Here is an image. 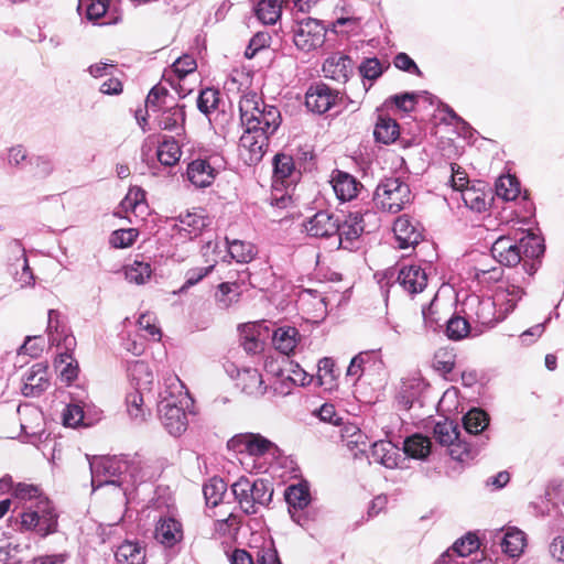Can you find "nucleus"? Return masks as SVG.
Returning a JSON list of instances; mask_svg holds the SVG:
<instances>
[{
	"label": "nucleus",
	"instance_id": "nucleus-1",
	"mask_svg": "<svg viewBox=\"0 0 564 564\" xmlns=\"http://www.w3.org/2000/svg\"><path fill=\"white\" fill-rule=\"evenodd\" d=\"M158 412L162 425L173 436L183 434L188 425L185 409L192 400L184 383L175 375L164 378L159 394Z\"/></svg>",
	"mask_w": 564,
	"mask_h": 564
},
{
	"label": "nucleus",
	"instance_id": "nucleus-2",
	"mask_svg": "<svg viewBox=\"0 0 564 564\" xmlns=\"http://www.w3.org/2000/svg\"><path fill=\"white\" fill-rule=\"evenodd\" d=\"M13 495L20 500H36L35 507L21 514V528L34 531L45 538L57 530V513L51 501L42 495L41 489L31 484L19 482L13 488Z\"/></svg>",
	"mask_w": 564,
	"mask_h": 564
},
{
	"label": "nucleus",
	"instance_id": "nucleus-3",
	"mask_svg": "<svg viewBox=\"0 0 564 564\" xmlns=\"http://www.w3.org/2000/svg\"><path fill=\"white\" fill-rule=\"evenodd\" d=\"M543 252L542 238L523 229H514L498 237L491 246L492 257L506 267H514L525 258H539Z\"/></svg>",
	"mask_w": 564,
	"mask_h": 564
},
{
	"label": "nucleus",
	"instance_id": "nucleus-4",
	"mask_svg": "<svg viewBox=\"0 0 564 564\" xmlns=\"http://www.w3.org/2000/svg\"><path fill=\"white\" fill-rule=\"evenodd\" d=\"M239 112L242 127L257 129L273 135L282 122L278 107L268 105L254 91L243 94L239 100Z\"/></svg>",
	"mask_w": 564,
	"mask_h": 564
},
{
	"label": "nucleus",
	"instance_id": "nucleus-5",
	"mask_svg": "<svg viewBox=\"0 0 564 564\" xmlns=\"http://www.w3.org/2000/svg\"><path fill=\"white\" fill-rule=\"evenodd\" d=\"M231 489L246 514L258 513L271 502L273 496L271 482L264 479L240 477L231 485Z\"/></svg>",
	"mask_w": 564,
	"mask_h": 564
},
{
	"label": "nucleus",
	"instance_id": "nucleus-6",
	"mask_svg": "<svg viewBox=\"0 0 564 564\" xmlns=\"http://www.w3.org/2000/svg\"><path fill=\"white\" fill-rule=\"evenodd\" d=\"M412 193L408 183L400 177H387L380 181L373 193L377 209L397 214L412 202Z\"/></svg>",
	"mask_w": 564,
	"mask_h": 564
},
{
	"label": "nucleus",
	"instance_id": "nucleus-7",
	"mask_svg": "<svg viewBox=\"0 0 564 564\" xmlns=\"http://www.w3.org/2000/svg\"><path fill=\"white\" fill-rule=\"evenodd\" d=\"M89 467L91 471V486L94 490L110 484L122 487L124 455L119 457H93L89 459Z\"/></svg>",
	"mask_w": 564,
	"mask_h": 564
},
{
	"label": "nucleus",
	"instance_id": "nucleus-8",
	"mask_svg": "<svg viewBox=\"0 0 564 564\" xmlns=\"http://www.w3.org/2000/svg\"><path fill=\"white\" fill-rule=\"evenodd\" d=\"M464 305L468 317L481 326L492 327L503 321V314L497 308L491 296L481 297L473 294L467 297Z\"/></svg>",
	"mask_w": 564,
	"mask_h": 564
},
{
	"label": "nucleus",
	"instance_id": "nucleus-9",
	"mask_svg": "<svg viewBox=\"0 0 564 564\" xmlns=\"http://www.w3.org/2000/svg\"><path fill=\"white\" fill-rule=\"evenodd\" d=\"M210 225V218L205 209L194 208L170 220V227L174 236L181 239H189L199 236L204 228Z\"/></svg>",
	"mask_w": 564,
	"mask_h": 564
},
{
	"label": "nucleus",
	"instance_id": "nucleus-10",
	"mask_svg": "<svg viewBox=\"0 0 564 564\" xmlns=\"http://www.w3.org/2000/svg\"><path fill=\"white\" fill-rule=\"evenodd\" d=\"M326 29L321 21L306 18L297 22L294 29L293 41L297 48L312 51L323 45Z\"/></svg>",
	"mask_w": 564,
	"mask_h": 564
},
{
	"label": "nucleus",
	"instance_id": "nucleus-11",
	"mask_svg": "<svg viewBox=\"0 0 564 564\" xmlns=\"http://www.w3.org/2000/svg\"><path fill=\"white\" fill-rule=\"evenodd\" d=\"M270 137V134H265V132L257 129L245 128L239 140V153L248 165H254L261 161L267 151Z\"/></svg>",
	"mask_w": 564,
	"mask_h": 564
},
{
	"label": "nucleus",
	"instance_id": "nucleus-12",
	"mask_svg": "<svg viewBox=\"0 0 564 564\" xmlns=\"http://www.w3.org/2000/svg\"><path fill=\"white\" fill-rule=\"evenodd\" d=\"M156 469L152 463L139 454L124 455V468L122 474V487L135 486L155 477Z\"/></svg>",
	"mask_w": 564,
	"mask_h": 564
},
{
	"label": "nucleus",
	"instance_id": "nucleus-13",
	"mask_svg": "<svg viewBox=\"0 0 564 564\" xmlns=\"http://www.w3.org/2000/svg\"><path fill=\"white\" fill-rule=\"evenodd\" d=\"M285 500L289 505V513L292 520L301 525L307 528L308 519L304 513V509L311 502V494L306 482L291 485L285 490Z\"/></svg>",
	"mask_w": 564,
	"mask_h": 564
},
{
	"label": "nucleus",
	"instance_id": "nucleus-14",
	"mask_svg": "<svg viewBox=\"0 0 564 564\" xmlns=\"http://www.w3.org/2000/svg\"><path fill=\"white\" fill-rule=\"evenodd\" d=\"M489 535L499 543L501 551L510 557H519L527 546V534L517 527L508 525L489 531Z\"/></svg>",
	"mask_w": 564,
	"mask_h": 564
},
{
	"label": "nucleus",
	"instance_id": "nucleus-15",
	"mask_svg": "<svg viewBox=\"0 0 564 564\" xmlns=\"http://www.w3.org/2000/svg\"><path fill=\"white\" fill-rule=\"evenodd\" d=\"M395 282L402 288V290L409 295H415L425 290L429 282V276L421 265L409 264L403 265L397 275Z\"/></svg>",
	"mask_w": 564,
	"mask_h": 564
},
{
	"label": "nucleus",
	"instance_id": "nucleus-16",
	"mask_svg": "<svg viewBox=\"0 0 564 564\" xmlns=\"http://www.w3.org/2000/svg\"><path fill=\"white\" fill-rule=\"evenodd\" d=\"M50 387L48 368L43 362L34 364L23 376L22 394L39 397Z\"/></svg>",
	"mask_w": 564,
	"mask_h": 564
},
{
	"label": "nucleus",
	"instance_id": "nucleus-17",
	"mask_svg": "<svg viewBox=\"0 0 564 564\" xmlns=\"http://www.w3.org/2000/svg\"><path fill=\"white\" fill-rule=\"evenodd\" d=\"M218 249H219V242L217 240L207 241L203 246L202 253H203V257L206 258V262L208 263V265L203 267V268H193V269L188 270L185 273V282L180 290L181 292L196 285L199 281H202L206 275H208L213 271V269L217 262V258L214 257V258L209 259V256L210 254H215V256L219 254L220 251Z\"/></svg>",
	"mask_w": 564,
	"mask_h": 564
},
{
	"label": "nucleus",
	"instance_id": "nucleus-18",
	"mask_svg": "<svg viewBox=\"0 0 564 564\" xmlns=\"http://www.w3.org/2000/svg\"><path fill=\"white\" fill-rule=\"evenodd\" d=\"M304 227L312 237H332L339 230V218L327 210H321L312 216Z\"/></svg>",
	"mask_w": 564,
	"mask_h": 564
},
{
	"label": "nucleus",
	"instance_id": "nucleus-19",
	"mask_svg": "<svg viewBox=\"0 0 564 564\" xmlns=\"http://www.w3.org/2000/svg\"><path fill=\"white\" fill-rule=\"evenodd\" d=\"M337 99L335 94L327 85L316 84L311 86L305 96L306 107L316 113H325L328 111Z\"/></svg>",
	"mask_w": 564,
	"mask_h": 564
},
{
	"label": "nucleus",
	"instance_id": "nucleus-20",
	"mask_svg": "<svg viewBox=\"0 0 564 564\" xmlns=\"http://www.w3.org/2000/svg\"><path fill=\"white\" fill-rule=\"evenodd\" d=\"M354 63L348 55L334 53L323 63V73L326 78L338 83H346L352 74Z\"/></svg>",
	"mask_w": 564,
	"mask_h": 564
},
{
	"label": "nucleus",
	"instance_id": "nucleus-21",
	"mask_svg": "<svg viewBox=\"0 0 564 564\" xmlns=\"http://www.w3.org/2000/svg\"><path fill=\"white\" fill-rule=\"evenodd\" d=\"M434 436L440 444L453 446L451 455L454 458L464 462L465 458L469 456V453L466 449L462 453H457V449L460 447V445L456 443L459 441V432L454 422L447 420L437 422L434 426Z\"/></svg>",
	"mask_w": 564,
	"mask_h": 564
},
{
	"label": "nucleus",
	"instance_id": "nucleus-22",
	"mask_svg": "<svg viewBox=\"0 0 564 564\" xmlns=\"http://www.w3.org/2000/svg\"><path fill=\"white\" fill-rule=\"evenodd\" d=\"M523 294L524 291L520 286L508 282H502L495 289L491 297L497 308L503 314V319L516 308Z\"/></svg>",
	"mask_w": 564,
	"mask_h": 564
},
{
	"label": "nucleus",
	"instance_id": "nucleus-23",
	"mask_svg": "<svg viewBox=\"0 0 564 564\" xmlns=\"http://www.w3.org/2000/svg\"><path fill=\"white\" fill-rule=\"evenodd\" d=\"M330 184L336 197L340 202H350L356 198L362 187L361 183L357 181L356 177L343 171L333 172Z\"/></svg>",
	"mask_w": 564,
	"mask_h": 564
},
{
	"label": "nucleus",
	"instance_id": "nucleus-24",
	"mask_svg": "<svg viewBox=\"0 0 564 564\" xmlns=\"http://www.w3.org/2000/svg\"><path fill=\"white\" fill-rule=\"evenodd\" d=\"M366 217H375V214L371 212H366L365 214L358 212L350 213L341 224L339 223V230L336 232V236L340 245L344 241L352 242L361 236L366 230Z\"/></svg>",
	"mask_w": 564,
	"mask_h": 564
},
{
	"label": "nucleus",
	"instance_id": "nucleus-25",
	"mask_svg": "<svg viewBox=\"0 0 564 564\" xmlns=\"http://www.w3.org/2000/svg\"><path fill=\"white\" fill-rule=\"evenodd\" d=\"M265 371L273 378L270 390L274 395L286 397L292 392L295 384L291 380V377H289L286 370L282 368L279 360L268 359L265 362Z\"/></svg>",
	"mask_w": 564,
	"mask_h": 564
},
{
	"label": "nucleus",
	"instance_id": "nucleus-26",
	"mask_svg": "<svg viewBox=\"0 0 564 564\" xmlns=\"http://www.w3.org/2000/svg\"><path fill=\"white\" fill-rule=\"evenodd\" d=\"M154 538L159 543L167 547L174 546L183 539L181 522L172 517L160 518L155 525Z\"/></svg>",
	"mask_w": 564,
	"mask_h": 564
},
{
	"label": "nucleus",
	"instance_id": "nucleus-27",
	"mask_svg": "<svg viewBox=\"0 0 564 564\" xmlns=\"http://www.w3.org/2000/svg\"><path fill=\"white\" fill-rule=\"evenodd\" d=\"M296 180L295 165L292 156L279 153L273 159V187H286Z\"/></svg>",
	"mask_w": 564,
	"mask_h": 564
},
{
	"label": "nucleus",
	"instance_id": "nucleus-28",
	"mask_svg": "<svg viewBox=\"0 0 564 564\" xmlns=\"http://www.w3.org/2000/svg\"><path fill=\"white\" fill-rule=\"evenodd\" d=\"M393 232L400 249L414 247L422 239V232L406 216H400L393 226Z\"/></svg>",
	"mask_w": 564,
	"mask_h": 564
},
{
	"label": "nucleus",
	"instance_id": "nucleus-29",
	"mask_svg": "<svg viewBox=\"0 0 564 564\" xmlns=\"http://www.w3.org/2000/svg\"><path fill=\"white\" fill-rule=\"evenodd\" d=\"M186 174L188 181L194 186L198 188H205L214 183L217 171L214 166H212L209 161L197 159L188 164Z\"/></svg>",
	"mask_w": 564,
	"mask_h": 564
},
{
	"label": "nucleus",
	"instance_id": "nucleus-30",
	"mask_svg": "<svg viewBox=\"0 0 564 564\" xmlns=\"http://www.w3.org/2000/svg\"><path fill=\"white\" fill-rule=\"evenodd\" d=\"M20 415V426L22 432L32 437L41 435L43 432V413L32 404L19 405L17 409Z\"/></svg>",
	"mask_w": 564,
	"mask_h": 564
},
{
	"label": "nucleus",
	"instance_id": "nucleus-31",
	"mask_svg": "<svg viewBox=\"0 0 564 564\" xmlns=\"http://www.w3.org/2000/svg\"><path fill=\"white\" fill-rule=\"evenodd\" d=\"M237 386L252 397H262L268 387L264 384L261 373L254 368H243L237 372Z\"/></svg>",
	"mask_w": 564,
	"mask_h": 564
},
{
	"label": "nucleus",
	"instance_id": "nucleus-32",
	"mask_svg": "<svg viewBox=\"0 0 564 564\" xmlns=\"http://www.w3.org/2000/svg\"><path fill=\"white\" fill-rule=\"evenodd\" d=\"M402 455L399 447L389 441H379L373 443L371 449V458L375 463H378L387 468H395L399 466V462Z\"/></svg>",
	"mask_w": 564,
	"mask_h": 564
},
{
	"label": "nucleus",
	"instance_id": "nucleus-33",
	"mask_svg": "<svg viewBox=\"0 0 564 564\" xmlns=\"http://www.w3.org/2000/svg\"><path fill=\"white\" fill-rule=\"evenodd\" d=\"M236 441L251 456H263L265 454H274L276 446L273 442L260 434H242L237 436Z\"/></svg>",
	"mask_w": 564,
	"mask_h": 564
},
{
	"label": "nucleus",
	"instance_id": "nucleus-34",
	"mask_svg": "<svg viewBox=\"0 0 564 564\" xmlns=\"http://www.w3.org/2000/svg\"><path fill=\"white\" fill-rule=\"evenodd\" d=\"M197 63L195 58L189 54H184L178 57L172 65V70L177 78V83L172 82V85L177 90L178 95L185 97L192 91V88H187L181 84L186 76L195 73Z\"/></svg>",
	"mask_w": 564,
	"mask_h": 564
},
{
	"label": "nucleus",
	"instance_id": "nucleus-35",
	"mask_svg": "<svg viewBox=\"0 0 564 564\" xmlns=\"http://www.w3.org/2000/svg\"><path fill=\"white\" fill-rule=\"evenodd\" d=\"M300 341V333L293 326H281L273 332L272 343L276 350L289 356Z\"/></svg>",
	"mask_w": 564,
	"mask_h": 564
},
{
	"label": "nucleus",
	"instance_id": "nucleus-36",
	"mask_svg": "<svg viewBox=\"0 0 564 564\" xmlns=\"http://www.w3.org/2000/svg\"><path fill=\"white\" fill-rule=\"evenodd\" d=\"M11 249L14 253L18 254L15 263L12 264V267L15 269L14 280L20 284L21 288L32 286L34 284V275L29 267L25 250L18 241H14L11 245Z\"/></svg>",
	"mask_w": 564,
	"mask_h": 564
},
{
	"label": "nucleus",
	"instance_id": "nucleus-37",
	"mask_svg": "<svg viewBox=\"0 0 564 564\" xmlns=\"http://www.w3.org/2000/svg\"><path fill=\"white\" fill-rule=\"evenodd\" d=\"M184 106L175 105L164 109L159 119V127L163 130L175 132L177 135L184 130Z\"/></svg>",
	"mask_w": 564,
	"mask_h": 564
},
{
	"label": "nucleus",
	"instance_id": "nucleus-38",
	"mask_svg": "<svg viewBox=\"0 0 564 564\" xmlns=\"http://www.w3.org/2000/svg\"><path fill=\"white\" fill-rule=\"evenodd\" d=\"M118 564H144L145 549L133 541H124L115 553Z\"/></svg>",
	"mask_w": 564,
	"mask_h": 564
},
{
	"label": "nucleus",
	"instance_id": "nucleus-39",
	"mask_svg": "<svg viewBox=\"0 0 564 564\" xmlns=\"http://www.w3.org/2000/svg\"><path fill=\"white\" fill-rule=\"evenodd\" d=\"M128 376L134 389L150 390L153 383V372L143 360H134L128 367Z\"/></svg>",
	"mask_w": 564,
	"mask_h": 564
},
{
	"label": "nucleus",
	"instance_id": "nucleus-40",
	"mask_svg": "<svg viewBox=\"0 0 564 564\" xmlns=\"http://www.w3.org/2000/svg\"><path fill=\"white\" fill-rule=\"evenodd\" d=\"M144 391L145 390L134 389L126 395L127 413L135 423L144 422L150 415V410L144 404Z\"/></svg>",
	"mask_w": 564,
	"mask_h": 564
},
{
	"label": "nucleus",
	"instance_id": "nucleus-41",
	"mask_svg": "<svg viewBox=\"0 0 564 564\" xmlns=\"http://www.w3.org/2000/svg\"><path fill=\"white\" fill-rule=\"evenodd\" d=\"M47 334L51 345L61 346V338L63 337L65 348L68 350L75 343V338L65 333V327L59 323V313L55 310L48 311Z\"/></svg>",
	"mask_w": 564,
	"mask_h": 564
},
{
	"label": "nucleus",
	"instance_id": "nucleus-42",
	"mask_svg": "<svg viewBox=\"0 0 564 564\" xmlns=\"http://www.w3.org/2000/svg\"><path fill=\"white\" fill-rule=\"evenodd\" d=\"M226 248L230 257L238 263H249L258 254L257 247L250 241L226 239Z\"/></svg>",
	"mask_w": 564,
	"mask_h": 564
},
{
	"label": "nucleus",
	"instance_id": "nucleus-43",
	"mask_svg": "<svg viewBox=\"0 0 564 564\" xmlns=\"http://www.w3.org/2000/svg\"><path fill=\"white\" fill-rule=\"evenodd\" d=\"M479 540L473 534L468 533L462 539L457 540L452 547L446 550L443 554H448L449 558H457L458 561H465V557L470 555L473 552L478 550Z\"/></svg>",
	"mask_w": 564,
	"mask_h": 564
},
{
	"label": "nucleus",
	"instance_id": "nucleus-44",
	"mask_svg": "<svg viewBox=\"0 0 564 564\" xmlns=\"http://www.w3.org/2000/svg\"><path fill=\"white\" fill-rule=\"evenodd\" d=\"M403 452L415 459H424L431 452V441L421 434H414L405 438Z\"/></svg>",
	"mask_w": 564,
	"mask_h": 564
},
{
	"label": "nucleus",
	"instance_id": "nucleus-45",
	"mask_svg": "<svg viewBox=\"0 0 564 564\" xmlns=\"http://www.w3.org/2000/svg\"><path fill=\"white\" fill-rule=\"evenodd\" d=\"M373 135L378 142L383 144L392 143L399 137V124L391 118H379L373 130Z\"/></svg>",
	"mask_w": 564,
	"mask_h": 564
},
{
	"label": "nucleus",
	"instance_id": "nucleus-46",
	"mask_svg": "<svg viewBox=\"0 0 564 564\" xmlns=\"http://www.w3.org/2000/svg\"><path fill=\"white\" fill-rule=\"evenodd\" d=\"M158 160L166 166L176 164L182 155L178 142L172 138L163 140L158 148Z\"/></svg>",
	"mask_w": 564,
	"mask_h": 564
},
{
	"label": "nucleus",
	"instance_id": "nucleus-47",
	"mask_svg": "<svg viewBox=\"0 0 564 564\" xmlns=\"http://www.w3.org/2000/svg\"><path fill=\"white\" fill-rule=\"evenodd\" d=\"M124 275L128 282L137 285L144 284L152 275V268L149 262L134 260L124 268Z\"/></svg>",
	"mask_w": 564,
	"mask_h": 564
},
{
	"label": "nucleus",
	"instance_id": "nucleus-48",
	"mask_svg": "<svg viewBox=\"0 0 564 564\" xmlns=\"http://www.w3.org/2000/svg\"><path fill=\"white\" fill-rule=\"evenodd\" d=\"M488 423L489 416L481 409H471L463 417L464 429L469 434L481 433Z\"/></svg>",
	"mask_w": 564,
	"mask_h": 564
},
{
	"label": "nucleus",
	"instance_id": "nucleus-49",
	"mask_svg": "<svg viewBox=\"0 0 564 564\" xmlns=\"http://www.w3.org/2000/svg\"><path fill=\"white\" fill-rule=\"evenodd\" d=\"M256 15L264 24H274L281 17L279 0H259L256 7Z\"/></svg>",
	"mask_w": 564,
	"mask_h": 564
},
{
	"label": "nucleus",
	"instance_id": "nucleus-50",
	"mask_svg": "<svg viewBox=\"0 0 564 564\" xmlns=\"http://www.w3.org/2000/svg\"><path fill=\"white\" fill-rule=\"evenodd\" d=\"M227 491V484L221 479L214 477L204 485L203 492L206 505L210 507L218 506Z\"/></svg>",
	"mask_w": 564,
	"mask_h": 564
},
{
	"label": "nucleus",
	"instance_id": "nucleus-51",
	"mask_svg": "<svg viewBox=\"0 0 564 564\" xmlns=\"http://www.w3.org/2000/svg\"><path fill=\"white\" fill-rule=\"evenodd\" d=\"M496 193L505 200H513L520 194V183L514 176H500L496 183Z\"/></svg>",
	"mask_w": 564,
	"mask_h": 564
},
{
	"label": "nucleus",
	"instance_id": "nucleus-52",
	"mask_svg": "<svg viewBox=\"0 0 564 564\" xmlns=\"http://www.w3.org/2000/svg\"><path fill=\"white\" fill-rule=\"evenodd\" d=\"M240 297L239 286L236 283H221L218 285L216 302L220 308H228Z\"/></svg>",
	"mask_w": 564,
	"mask_h": 564
},
{
	"label": "nucleus",
	"instance_id": "nucleus-53",
	"mask_svg": "<svg viewBox=\"0 0 564 564\" xmlns=\"http://www.w3.org/2000/svg\"><path fill=\"white\" fill-rule=\"evenodd\" d=\"M55 366L59 370L61 378L66 382H72L76 379L78 375V366L67 349L65 352L58 354L55 359Z\"/></svg>",
	"mask_w": 564,
	"mask_h": 564
},
{
	"label": "nucleus",
	"instance_id": "nucleus-54",
	"mask_svg": "<svg viewBox=\"0 0 564 564\" xmlns=\"http://www.w3.org/2000/svg\"><path fill=\"white\" fill-rule=\"evenodd\" d=\"M335 362L332 358L324 357L318 361L316 379L318 386L332 389L336 381Z\"/></svg>",
	"mask_w": 564,
	"mask_h": 564
},
{
	"label": "nucleus",
	"instance_id": "nucleus-55",
	"mask_svg": "<svg viewBox=\"0 0 564 564\" xmlns=\"http://www.w3.org/2000/svg\"><path fill=\"white\" fill-rule=\"evenodd\" d=\"M460 198L466 207L478 213L486 210L488 205L486 194L475 187H466L463 189Z\"/></svg>",
	"mask_w": 564,
	"mask_h": 564
},
{
	"label": "nucleus",
	"instance_id": "nucleus-56",
	"mask_svg": "<svg viewBox=\"0 0 564 564\" xmlns=\"http://www.w3.org/2000/svg\"><path fill=\"white\" fill-rule=\"evenodd\" d=\"M470 332L469 322L462 316L454 315L446 322V335L452 340H460Z\"/></svg>",
	"mask_w": 564,
	"mask_h": 564
},
{
	"label": "nucleus",
	"instance_id": "nucleus-57",
	"mask_svg": "<svg viewBox=\"0 0 564 564\" xmlns=\"http://www.w3.org/2000/svg\"><path fill=\"white\" fill-rule=\"evenodd\" d=\"M280 362L295 386L305 387L312 382L313 376L308 375L299 364L284 358Z\"/></svg>",
	"mask_w": 564,
	"mask_h": 564
},
{
	"label": "nucleus",
	"instance_id": "nucleus-58",
	"mask_svg": "<svg viewBox=\"0 0 564 564\" xmlns=\"http://www.w3.org/2000/svg\"><path fill=\"white\" fill-rule=\"evenodd\" d=\"M62 423L66 427L76 429L84 425V409L78 403L67 404L62 412Z\"/></svg>",
	"mask_w": 564,
	"mask_h": 564
},
{
	"label": "nucleus",
	"instance_id": "nucleus-59",
	"mask_svg": "<svg viewBox=\"0 0 564 564\" xmlns=\"http://www.w3.org/2000/svg\"><path fill=\"white\" fill-rule=\"evenodd\" d=\"M219 102V91L214 88L203 89L197 98V108L204 115H209Z\"/></svg>",
	"mask_w": 564,
	"mask_h": 564
},
{
	"label": "nucleus",
	"instance_id": "nucleus-60",
	"mask_svg": "<svg viewBox=\"0 0 564 564\" xmlns=\"http://www.w3.org/2000/svg\"><path fill=\"white\" fill-rule=\"evenodd\" d=\"M139 236V231L134 228L118 229L110 236V245L113 248H128L134 243Z\"/></svg>",
	"mask_w": 564,
	"mask_h": 564
},
{
	"label": "nucleus",
	"instance_id": "nucleus-61",
	"mask_svg": "<svg viewBox=\"0 0 564 564\" xmlns=\"http://www.w3.org/2000/svg\"><path fill=\"white\" fill-rule=\"evenodd\" d=\"M434 368L444 373H448L454 369L455 355L447 349H440L434 355Z\"/></svg>",
	"mask_w": 564,
	"mask_h": 564
},
{
	"label": "nucleus",
	"instance_id": "nucleus-62",
	"mask_svg": "<svg viewBox=\"0 0 564 564\" xmlns=\"http://www.w3.org/2000/svg\"><path fill=\"white\" fill-rule=\"evenodd\" d=\"M359 72L364 78L375 80L381 76L383 68L377 57H370L360 64Z\"/></svg>",
	"mask_w": 564,
	"mask_h": 564
},
{
	"label": "nucleus",
	"instance_id": "nucleus-63",
	"mask_svg": "<svg viewBox=\"0 0 564 564\" xmlns=\"http://www.w3.org/2000/svg\"><path fill=\"white\" fill-rule=\"evenodd\" d=\"M32 165L34 175L40 178L50 176L54 171V163L48 156H36L32 161Z\"/></svg>",
	"mask_w": 564,
	"mask_h": 564
},
{
	"label": "nucleus",
	"instance_id": "nucleus-64",
	"mask_svg": "<svg viewBox=\"0 0 564 564\" xmlns=\"http://www.w3.org/2000/svg\"><path fill=\"white\" fill-rule=\"evenodd\" d=\"M257 564H281L272 542L264 544L257 551Z\"/></svg>",
	"mask_w": 564,
	"mask_h": 564
}]
</instances>
